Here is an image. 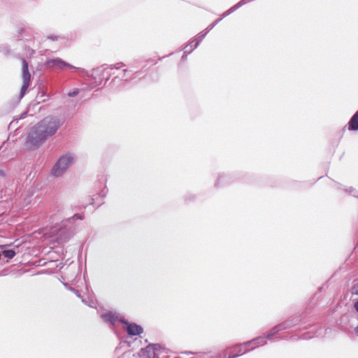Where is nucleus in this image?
Instances as JSON below:
<instances>
[{
  "label": "nucleus",
  "instance_id": "obj_1",
  "mask_svg": "<svg viewBox=\"0 0 358 358\" xmlns=\"http://www.w3.org/2000/svg\"><path fill=\"white\" fill-rule=\"evenodd\" d=\"M59 123L54 117H46L28 134L25 146L27 149L32 150L38 148L48 137L54 135L57 131Z\"/></svg>",
  "mask_w": 358,
  "mask_h": 358
},
{
  "label": "nucleus",
  "instance_id": "obj_2",
  "mask_svg": "<svg viewBox=\"0 0 358 358\" xmlns=\"http://www.w3.org/2000/svg\"><path fill=\"white\" fill-rule=\"evenodd\" d=\"M73 158L69 155L62 156L52 169V174L55 176H62L73 163Z\"/></svg>",
  "mask_w": 358,
  "mask_h": 358
},
{
  "label": "nucleus",
  "instance_id": "obj_3",
  "mask_svg": "<svg viewBox=\"0 0 358 358\" xmlns=\"http://www.w3.org/2000/svg\"><path fill=\"white\" fill-rule=\"evenodd\" d=\"M285 328L286 327L283 324H280V325L275 326L271 330V332L266 336V337L259 336V337L256 338L252 341L245 343V345H250L251 346L252 345H255L254 346L251 347V350L255 349L257 346L264 345L266 343V338L270 339L273 335L275 334L277 332H278L282 329H285Z\"/></svg>",
  "mask_w": 358,
  "mask_h": 358
},
{
  "label": "nucleus",
  "instance_id": "obj_4",
  "mask_svg": "<svg viewBox=\"0 0 358 358\" xmlns=\"http://www.w3.org/2000/svg\"><path fill=\"white\" fill-rule=\"evenodd\" d=\"M22 85L21 87L20 97L22 98L26 93L31 80V74L29 72L28 63L24 59H22Z\"/></svg>",
  "mask_w": 358,
  "mask_h": 358
},
{
  "label": "nucleus",
  "instance_id": "obj_5",
  "mask_svg": "<svg viewBox=\"0 0 358 358\" xmlns=\"http://www.w3.org/2000/svg\"><path fill=\"white\" fill-rule=\"evenodd\" d=\"M125 324L124 329L129 336H138L143 332V329L135 323H129L126 321H122Z\"/></svg>",
  "mask_w": 358,
  "mask_h": 358
},
{
  "label": "nucleus",
  "instance_id": "obj_6",
  "mask_svg": "<svg viewBox=\"0 0 358 358\" xmlns=\"http://www.w3.org/2000/svg\"><path fill=\"white\" fill-rule=\"evenodd\" d=\"M207 34V31H201L197 36V38L194 41H191L185 47L184 54L187 55L192 52L199 44V43L203 40V38Z\"/></svg>",
  "mask_w": 358,
  "mask_h": 358
},
{
  "label": "nucleus",
  "instance_id": "obj_7",
  "mask_svg": "<svg viewBox=\"0 0 358 358\" xmlns=\"http://www.w3.org/2000/svg\"><path fill=\"white\" fill-rule=\"evenodd\" d=\"M250 346V345H245V343L243 344L238 345L234 347V351H236V354L229 356L227 354H224L223 358H236L248 352L249 350L248 348Z\"/></svg>",
  "mask_w": 358,
  "mask_h": 358
},
{
  "label": "nucleus",
  "instance_id": "obj_8",
  "mask_svg": "<svg viewBox=\"0 0 358 358\" xmlns=\"http://www.w3.org/2000/svg\"><path fill=\"white\" fill-rule=\"evenodd\" d=\"M348 129L350 130H357L358 129V110L351 117L348 123Z\"/></svg>",
  "mask_w": 358,
  "mask_h": 358
},
{
  "label": "nucleus",
  "instance_id": "obj_9",
  "mask_svg": "<svg viewBox=\"0 0 358 358\" xmlns=\"http://www.w3.org/2000/svg\"><path fill=\"white\" fill-rule=\"evenodd\" d=\"M48 64L51 66H58L59 69H62L64 66H68L66 63L59 59L50 60L48 62Z\"/></svg>",
  "mask_w": 358,
  "mask_h": 358
},
{
  "label": "nucleus",
  "instance_id": "obj_10",
  "mask_svg": "<svg viewBox=\"0 0 358 358\" xmlns=\"http://www.w3.org/2000/svg\"><path fill=\"white\" fill-rule=\"evenodd\" d=\"M102 317L106 321H108L111 323H114L117 320V317L112 313H107L102 315Z\"/></svg>",
  "mask_w": 358,
  "mask_h": 358
},
{
  "label": "nucleus",
  "instance_id": "obj_11",
  "mask_svg": "<svg viewBox=\"0 0 358 358\" xmlns=\"http://www.w3.org/2000/svg\"><path fill=\"white\" fill-rule=\"evenodd\" d=\"M2 254L5 256V257L8 259H12L15 257V252L13 250H6L2 252Z\"/></svg>",
  "mask_w": 358,
  "mask_h": 358
},
{
  "label": "nucleus",
  "instance_id": "obj_12",
  "mask_svg": "<svg viewBox=\"0 0 358 358\" xmlns=\"http://www.w3.org/2000/svg\"><path fill=\"white\" fill-rule=\"evenodd\" d=\"M155 345H148L147 346L146 348V351L150 353L151 352H153V353L155 354Z\"/></svg>",
  "mask_w": 358,
  "mask_h": 358
},
{
  "label": "nucleus",
  "instance_id": "obj_13",
  "mask_svg": "<svg viewBox=\"0 0 358 358\" xmlns=\"http://www.w3.org/2000/svg\"><path fill=\"white\" fill-rule=\"evenodd\" d=\"M352 289L355 294H358V282L354 285Z\"/></svg>",
  "mask_w": 358,
  "mask_h": 358
},
{
  "label": "nucleus",
  "instance_id": "obj_14",
  "mask_svg": "<svg viewBox=\"0 0 358 358\" xmlns=\"http://www.w3.org/2000/svg\"><path fill=\"white\" fill-rule=\"evenodd\" d=\"M73 218H76V219H79V220H83V215H75Z\"/></svg>",
  "mask_w": 358,
  "mask_h": 358
},
{
  "label": "nucleus",
  "instance_id": "obj_15",
  "mask_svg": "<svg viewBox=\"0 0 358 358\" xmlns=\"http://www.w3.org/2000/svg\"><path fill=\"white\" fill-rule=\"evenodd\" d=\"M355 307L356 310L358 312V301L356 302Z\"/></svg>",
  "mask_w": 358,
  "mask_h": 358
},
{
  "label": "nucleus",
  "instance_id": "obj_16",
  "mask_svg": "<svg viewBox=\"0 0 358 358\" xmlns=\"http://www.w3.org/2000/svg\"><path fill=\"white\" fill-rule=\"evenodd\" d=\"M117 65H120V66H117L116 69H119V68H120L121 66H124V64H122H122H117Z\"/></svg>",
  "mask_w": 358,
  "mask_h": 358
},
{
  "label": "nucleus",
  "instance_id": "obj_17",
  "mask_svg": "<svg viewBox=\"0 0 358 358\" xmlns=\"http://www.w3.org/2000/svg\"><path fill=\"white\" fill-rule=\"evenodd\" d=\"M78 94V92H73L72 94H69V96H75Z\"/></svg>",
  "mask_w": 358,
  "mask_h": 358
},
{
  "label": "nucleus",
  "instance_id": "obj_18",
  "mask_svg": "<svg viewBox=\"0 0 358 358\" xmlns=\"http://www.w3.org/2000/svg\"><path fill=\"white\" fill-rule=\"evenodd\" d=\"M355 331H356V333L358 334V327H356V329H355Z\"/></svg>",
  "mask_w": 358,
  "mask_h": 358
},
{
  "label": "nucleus",
  "instance_id": "obj_19",
  "mask_svg": "<svg viewBox=\"0 0 358 358\" xmlns=\"http://www.w3.org/2000/svg\"><path fill=\"white\" fill-rule=\"evenodd\" d=\"M127 71H128V70H127V69H124V75L126 74V73H127Z\"/></svg>",
  "mask_w": 358,
  "mask_h": 358
},
{
  "label": "nucleus",
  "instance_id": "obj_20",
  "mask_svg": "<svg viewBox=\"0 0 358 358\" xmlns=\"http://www.w3.org/2000/svg\"><path fill=\"white\" fill-rule=\"evenodd\" d=\"M191 352H182L183 355H188V354H190Z\"/></svg>",
  "mask_w": 358,
  "mask_h": 358
},
{
  "label": "nucleus",
  "instance_id": "obj_21",
  "mask_svg": "<svg viewBox=\"0 0 358 358\" xmlns=\"http://www.w3.org/2000/svg\"><path fill=\"white\" fill-rule=\"evenodd\" d=\"M180 358H183V357H180Z\"/></svg>",
  "mask_w": 358,
  "mask_h": 358
}]
</instances>
